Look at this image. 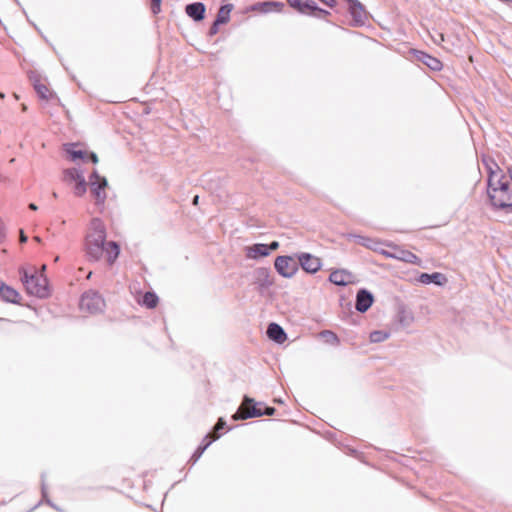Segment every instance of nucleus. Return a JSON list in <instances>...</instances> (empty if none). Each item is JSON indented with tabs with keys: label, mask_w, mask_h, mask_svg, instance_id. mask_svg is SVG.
<instances>
[{
	"label": "nucleus",
	"mask_w": 512,
	"mask_h": 512,
	"mask_svg": "<svg viewBox=\"0 0 512 512\" xmlns=\"http://www.w3.org/2000/svg\"><path fill=\"white\" fill-rule=\"evenodd\" d=\"M219 437H220V435H217L215 438L210 439L209 435L207 434L203 438L202 443L196 448V450L192 454V456L190 458V461L192 462V464H195L199 460V458L202 456L204 451Z\"/></svg>",
	"instance_id": "obj_24"
},
{
	"label": "nucleus",
	"mask_w": 512,
	"mask_h": 512,
	"mask_svg": "<svg viewBox=\"0 0 512 512\" xmlns=\"http://www.w3.org/2000/svg\"><path fill=\"white\" fill-rule=\"evenodd\" d=\"M233 10L232 4H225L220 7L216 15L215 21L222 24H226L230 20V13Z\"/></svg>",
	"instance_id": "obj_27"
},
{
	"label": "nucleus",
	"mask_w": 512,
	"mask_h": 512,
	"mask_svg": "<svg viewBox=\"0 0 512 512\" xmlns=\"http://www.w3.org/2000/svg\"><path fill=\"white\" fill-rule=\"evenodd\" d=\"M275 402L282 403L281 399H275Z\"/></svg>",
	"instance_id": "obj_49"
},
{
	"label": "nucleus",
	"mask_w": 512,
	"mask_h": 512,
	"mask_svg": "<svg viewBox=\"0 0 512 512\" xmlns=\"http://www.w3.org/2000/svg\"><path fill=\"white\" fill-rule=\"evenodd\" d=\"M3 239H4V231H3L2 226L0 225V243L3 241Z\"/></svg>",
	"instance_id": "obj_42"
},
{
	"label": "nucleus",
	"mask_w": 512,
	"mask_h": 512,
	"mask_svg": "<svg viewBox=\"0 0 512 512\" xmlns=\"http://www.w3.org/2000/svg\"><path fill=\"white\" fill-rule=\"evenodd\" d=\"M296 257L298 259V267L300 266L307 273L315 274L322 267L320 258L311 253L300 252L296 254Z\"/></svg>",
	"instance_id": "obj_8"
},
{
	"label": "nucleus",
	"mask_w": 512,
	"mask_h": 512,
	"mask_svg": "<svg viewBox=\"0 0 512 512\" xmlns=\"http://www.w3.org/2000/svg\"><path fill=\"white\" fill-rule=\"evenodd\" d=\"M319 337L324 340L325 343L332 345V346H338L340 344V339L337 336L336 333H334L331 330H322L319 333Z\"/></svg>",
	"instance_id": "obj_29"
},
{
	"label": "nucleus",
	"mask_w": 512,
	"mask_h": 512,
	"mask_svg": "<svg viewBox=\"0 0 512 512\" xmlns=\"http://www.w3.org/2000/svg\"><path fill=\"white\" fill-rule=\"evenodd\" d=\"M261 402H256L249 396H244L241 406L232 416L233 420H246L263 416V409L260 407Z\"/></svg>",
	"instance_id": "obj_5"
},
{
	"label": "nucleus",
	"mask_w": 512,
	"mask_h": 512,
	"mask_svg": "<svg viewBox=\"0 0 512 512\" xmlns=\"http://www.w3.org/2000/svg\"><path fill=\"white\" fill-rule=\"evenodd\" d=\"M97 299H98V300L100 299V296H99V295L97 296Z\"/></svg>",
	"instance_id": "obj_51"
},
{
	"label": "nucleus",
	"mask_w": 512,
	"mask_h": 512,
	"mask_svg": "<svg viewBox=\"0 0 512 512\" xmlns=\"http://www.w3.org/2000/svg\"><path fill=\"white\" fill-rule=\"evenodd\" d=\"M220 25H221L220 23H218V22H216V21L214 20V22L212 23V25H211V27H210V29H209L208 35H209V36H214V35H216V34L218 33V31H219V26H220Z\"/></svg>",
	"instance_id": "obj_35"
},
{
	"label": "nucleus",
	"mask_w": 512,
	"mask_h": 512,
	"mask_svg": "<svg viewBox=\"0 0 512 512\" xmlns=\"http://www.w3.org/2000/svg\"><path fill=\"white\" fill-rule=\"evenodd\" d=\"M0 296L7 302L18 303L20 299L19 293L12 287L2 284L0 286Z\"/></svg>",
	"instance_id": "obj_26"
},
{
	"label": "nucleus",
	"mask_w": 512,
	"mask_h": 512,
	"mask_svg": "<svg viewBox=\"0 0 512 512\" xmlns=\"http://www.w3.org/2000/svg\"><path fill=\"white\" fill-rule=\"evenodd\" d=\"M198 200H199V196H198V195H196V196L193 198L192 203H193L194 205H196V204H198Z\"/></svg>",
	"instance_id": "obj_44"
},
{
	"label": "nucleus",
	"mask_w": 512,
	"mask_h": 512,
	"mask_svg": "<svg viewBox=\"0 0 512 512\" xmlns=\"http://www.w3.org/2000/svg\"><path fill=\"white\" fill-rule=\"evenodd\" d=\"M107 180L105 177L100 176V185H101V191H105V188L107 186Z\"/></svg>",
	"instance_id": "obj_40"
},
{
	"label": "nucleus",
	"mask_w": 512,
	"mask_h": 512,
	"mask_svg": "<svg viewBox=\"0 0 512 512\" xmlns=\"http://www.w3.org/2000/svg\"><path fill=\"white\" fill-rule=\"evenodd\" d=\"M105 258L108 266H113L120 255V245L116 241L106 240V230L103 224L98 220V250Z\"/></svg>",
	"instance_id": "obj_2"
},
{
	"label": "nucleus",
	"mask_w": 512,
	"mask_h": 512,
	"mask_svg": "<svg viewBox=\"0 0 512 512\" xmlns=\"http://www.w3.org/2000/svg\"><path fill=\"white\" fill-rule=\"evenodd\" d=\"M0 98L1 99H4L5 98V95L3 93L0 92Z\"/></svg>",
	"instance_id": "obj_48"
},
{
	"label": "nucleus",
	"mask_w": 512,
	"mask_h": 512,
	"mask_svg": "<svg viewBox=\"0 0 512 512\" xmlns=\"http://www.w3.org/2000/svg\"><path fill=\"white\" fill-rule=\"evenodd\" d=\"M79 272H84V269L82 267L79 268Z\"/></svg>",
	"instance_id": "obj_50"
},
{
	"label": "nucleus",
	"mask_w": 512,
	"mask_h": 512,
	"mask_svg": "<svg viewBox=\"0 0 512 512\" xmlns=\"http://www.w3.org/2000/svg\"><path fill=\"white\" fill-rule=\"evenodd\" d=\"M271 270L267 267H259L255 270V283L261 289H267L274 284L273 279L270 276Z\"/></svg>",
	"instance_id": "obj_13"
},
{
	"label": "nucleus",
	"mask_w": 512,
	"mask_h": 512,
	"mask_svg": "<svg viewBox=\"0 0 512 512\" xmlns=\"http://www.w3.org/2000/svg\"><path fill=\"white\" fill-rule=\"evenodd\" d=\"M62 180L71 186L76 197H82L88 187L84 176L75 168H69L63 171Z\"/></svg>",
	"instance_id": "obj_6"
},
{
	"label": "nucleus",
	"mask_w": 512,
	"mask_h": 512,
	"mask_svg": "<svg viewBox=\"0 0 512 512\" xmlns=\"http://www.w3.org/2000/svg\"><path fill=\"white\" fill-rule=\"evenodd\" d=\"M94 176H96V171L95 170L91 173L90 179H92Z\"/></svg>",
	"instance_id": "obj_46"
},
{
	"label": "nucleus",
	"mask_w": 512,
	"mask_h": 512,
	"mask_svg": "<svg viewBox=\"0 0 512 512\" xmlns=\"http://www.w3.org/2000/svg\"><path fill=\"white\" fill-rule=\"evenodd\" d=\"M79 307L82 311L93 314L96 310V292L89 290L80 299Z\"/></svg>",
	"instance_id": "obj_17"
},
{
	"label": "nucleus",
	"mask_w": 512,
	"mask_h": 512,
	"mask_svg": "<svg viewBox=\"0 0 512 512\" xmlns=\"http://www.w3.org/2000/svg\"><path fill=\"white\" fill-rule=\"evenodd\" d=\"M389 256L410 264H418L420 262V259L417 255L409 250L404 249H396L395 252L389 254Z\"/></svg>",
	"instance_id": "obj_22"
},
{
	"label": "nucleus",
	"mask_w": 512,
	"mask_h": 512,
	"mask_svg": "<svg viewBox=\"0 0 512 512\" xmlns=\"http://www.w3.org/2000/svg\"><path fill=\"white\" fill-rule=\"evenodd\" d=\"M65 157L69 161L76 163L92 162L96 163V154L88 151L81 143H66L62 146Z\"/></svg>",
	"instance_id": "obj_3"
},
{
	"label": "nucleus",
	"mask_w": 512,
	"mask_h": 512,
	"mask_svg": "<svg viewBox=\"0 0 512 512\" xmlns=\"http://www.w3.org/2000/svg\"><path fill=\"white\" fill-rule=\"evenodd\" d=\"M266 332L269 339L275 341L278 344L283 343L287 339L285 330L278 323H270Z\"/></svg>",
	"instance_id": "obj_19"
},
{
	"label": "nucleus",
	"mask_w": 512,
	"mask_h": 512,
	"mask_svg": "<svg viewBox=\"0 0 512 512\" xmlns=\"http://www.w3.org/2000/svg\"><path fill=\"white\" fill-rule=\"evenodd\" d=\"M349 13L352 16V26L359 27L365 25L367 21V12L364 5L359 0H353L349 4Z\"/></svg>",
	"instance_id": "obj_9"
},
{
	"label": "nucleus",
	"mask_w": 512,
	"mask_h": 512,
	"mask_svg": "<svg viewBox=\"0 0 512 512\" xmlns=\"http://www.w3.org/2000/svg\"><path fill=\"white\" fill-rule=\"evenodd\" d=\"M276 412V409L274 407H270V406H266L264 409H263V416L266 415V416H272L274 415Z\"/></svg>",
	"instance_id": "obj_37"
},
{
	"label": "nucleus",
	"mask_w": 512,
	"mask_h": 512,
	"mask_svg": "<svg viewBox=\"0 0 512 512\" xmlns=\"http://www.w3.org/2000/svg\"><path fill=\"white\" fill-rule=\"evenodd\" d=\"M95 247H96V237L94 233V228L91 227L85 237V251L87 255L94 260L96 257L95 254Z\"/></svg>",
	"instance_id": "obj_25"
},
{
	"label": "nucleus",
	"mask_w": 512,
	"mask_h": 512,
	"mask_svg": "<svg viewBox=\"0 0 512 512\" xmlns=\"http://www.w3.org/2000/svg\"><path fill=\"white\" fill-rule=\"evenodd\" d=\"M186 14L196 22L205 18L206 6L202 2H193L185 7Z\"/></svg>",
	"instance_id": "obj_15"
},
{
	"label": "nucleus",
	"mask_w": 512,
	"mask_h": 512,
	"mask_svg": "<svg viewBox=\"0 0 512 512\" xmlns=\"http://www.w3.org/2000/svg\"><path fill=\"white\" fill-rule=\"evenodd\" d=\"M52 196H53V198H55V199H57V198H58V194H57L56 192H53V193H52Z\"/></svg>",
	"instance_id": "obj_47"
},
{
	"label": "nucleus",
	"mask_w": 512,
	"mask_h": 512,
	"mask_svg": "<svg viewBox=\"0 0 512 512\" xmlns=\"http://www.w3.org/2000/svg\"><path fill=\"white\" fill-rule=\"evenodd\" d=\"M30 79L40 99L50 101L55 97V93L50 89L45 79H42L40 76H34Z\"/></svg>",
	"instance_id": "obj_10"
},
{
	"label": "nucleus",
	"mask_w": 512,
	"mask_h": 512,
	"mask_svg": "<svg viewBox=\"0 0 512 512\" xmlns=\"http://www.w3.org/2000/svg\"><path fill=\"white\" fill-rule=\"evenodd\" d=\"M353 274L345 269L334 270L329 275V281L337 286H346L352 282Z\"/></svg>",
	"instance_id": "obj_16"
},
{
	"label": "nucleus",
	"mask_w": 512,
	"mask_h": 512,
	"mask_svg": "<svg viewBox=\"0 0 512 512\" xmlns=\"http://www.w3.org/2000/svg\"><path fill=\"white\" fill-rule=\"evenodd\" d=\"M321 3L325 4L326 6L332 8L336 5L335 0H319Z\"/></svg>",
	"instance_id": "obj_39"
},
{
	"label": "nucleus",
	"mask_w": 512,
	"mask_h": 512,
	"mask_svg": "<svg viewBox=\"0 0 512 512\" xmlns=\"http://www.w3.org/2000/svg\"><path fill=\"white\" fill-rule=\"evenodd\" d=\"M19 273L29 294L37 297L48 295V281L42 273H38L34 268L27 269L25 267H21Z\"/></svg>",
	"instance_id": "obj_1"
},
{
	"label": "nucleus",
	"mask_w": 512,
	"mask_h": 512,
	"mask_svg": "<svg viewBox=\"0 0 512 512\" xmlns=\"http://www.w3.org/2000/svg\"><path fill=\"white\" fill-rule=\"evenodd\" d=\"M225 426H226V421L222 417H220L214 426V430L218 432L220 430H223L225 428Z\"/></svg>",
	"instance_id": "obj_36"
},
{
	"label": "nucleus",
	"mask_w": 512,
	"mask_h": 512,
	"mask_svg": "<svg viewBox=\"0 0 512 512\" xmlns=\"http://www.w3.org/2000/svg\"><path fill=\"white\" fill-rule=\"evenodd\" d=\"M495 193L491 196V205L496 209H503L507 213H512V187L509 181L506 180L504 184H500Z\"/></svg>",
	"instance_id": "obj_4"
},
{
	"label": "nucleus",
	"mask_w": 512,
	"mask_h": 512,
	"mask_svg": "<svg viewBox=\"0 0 512 512\" xmlns=\"http://www.w3.org/2000/svg\"><path fill=\"white\" fill-rule=\"evenodd\" d=\"M267 247L270 254L273 250H276L279 247V243L277 241H273L270 244H267Z\"/></svg>",
	"instance_id": "obj_38"
},
{
	"label": "nucleus",
	"mask_w": 512,
	"mask_h": 512,
	"mask_svg": "<svg viewBox=\"0 0 512 512\" xmlns=\"http://www.w3.org/2000/svg\"><path fill=\"white\" fill-rule=\"evenodd\" d=\"M92 274H93V271H92V270H89V271H88V273H87V275H86V278H87V279H90V278H91V276H92Z\"/></svg>",
	"instance_id": "obj_45"
},
{
	"label": "nucleus",
	"mask_w": 512,
	"mask_h": 512,
	"mask_svg": "<svg viewBox=\"0 0 512 512\" xmlns=\"http://www.w3.org/2000/svg\"><path fill=\"white\" fill-rule=\"evenodd\" d=\"M106 199L105 191H101L100 175L98 174V206L104 203Z\"/></svg>",
	"instance_id": "obj_33"
},
{
	"label": "nucleus",
	"mask_w": 512,
	"mask_h": 512,
	"mask_svg": "<svg viewBox=\"0 0 512 512\" xmlns=\"http://www.w3.org/2000/svg\"><path fill=\"white\" fill-rule=\"evenodd\" d=\"M348 239H354L358 244L363 245L365 247H369L370 239L364 236L356 235V234H348Z\"/></svg>",
	"instance_id": "obj_32"
},
{
	"label": "nucleus",
	"mask_w": 512,
	"mask_h": 512,
	"mask_svg": "<svg viewBox=\"0 0 512 512\" xmlns=\"http://www.w3.org/2000/svg\"><path fill=\"white\" fill-rule=\"evenodd\" d=\"M288 5L303 15L311 14V8L314 7L313 0H287Z\"/></svg>",
	"instance_id": "obj_20"
},
{
	"label": "nucleus",
	"mask_w": 512,
	"mask_h": 512,
	"mask_svg": "<svg viewBox=\"0 0 512 512\" xmlns=\"http://www.w3.org/2000/svg\"><path fill=\"white\" fill-rule=\"evenodd\" d=\"M284 7V3L280 1H264L253 4L251 10L267 14L272 11L281 12Z\"/></svg>",
	"instance_id": "obj_14"
},
{
	"label": "nucleus",
	"mask_w": 512,
	"mask_h": 512,
	"mask_svg": "<svg viewBox=\"0 0 512 512\" xmlns=\"http://www.w3.org/2000/svg\"><path fill=\"white\" fill-rule=\"evenodd\" d=\"M419 281L423 284H436L443 285L446 282V277L440 272H434L431 274L421 273L419 276Z\"/></svg>",
	"instance_id": "obj_23"
},
{
	"label": "nucleus",
	"mask_w": 512,
	"mask_h": 512,
	"mask_svg": "<svg viewBox=\"0 0 512 512\" xmlns=\"http://www.w3.org/2000/svg\"><path fill=\"white\" fill-rule=\"evenodd\" d=\"M275 270L284 278L293 277L298 271V264L293 256H277L274 261Z\"/></svg>",
	"instance_id": "obj_7"
},
{
	"label": "nucleus",
	"mask_w": 512,
	"mask_h": 512,
	"mask_svg": "<svg viewBox=\"0 0 512 512\" xmlns=\"http://www.w3.org/2000/svg\"><path fill=\"white\" fill-rule=\"evenodd\" d=\"M506 180L505 175H500L498 172L493 171L492 168H489L487 189L489 200H491V196H493V194H496L495 192L497 191L498 186H500V184H504Z\"/></svg>",
	"instance_id": "obj_18"
},
{
	"label": "nucleus",
	"mask_w": 512,
	"mask_h": 512,
	"mask_svg": "<svg viewBox=\"0 0 512 512\" xmlns=\"http://www.w3.org/2000/svg\"><path fill=\"white\" fill-rule=\"evenodd\" d=\"M29 208L34 211L38 209V207L34 203L29 204Z\"/></svg>",
	"instance_id": "obj_43"
},
{
	"label": "nucleus",
	"mask_w": 512,
	"mask_h": 512,
	"mask_svg": "<svg viewBox=\"0 0 512 512\" xmlns=\"http://www.w3.org/2000/svg\"><path fill=\"white\" fill-rule=\"evenodd\" d=\"M27 241V236L24 234V232L20 231V242L24 243Z\"/></svg>",
	"instance_id": "obj_41"
},
{
	"label": "nucleus",
	"mask_w": 512,
	"mask_h": 512,
	"mask_svg": "<svg viewBox=\"0 0 512 512\" xmlns=\"http://www.w3.org/2000/svg\"><path fill=\"white\" fill-rule=\"evenodd\" d=\"M269 255L267 244L256 243L247 247L246 256L251 259H258L260 257H267Z\"/></svg>",
	"instance_id": "obj_21"
},
{
	"label": "nucleus",
	"mask_w": 512,
	"mask_h": 512,
	"mask_svg": "<svg viewBox=\"0 0 512 512\" xmlns=\"http://www.w3.org/2000/svg\"><path fill=\"white\" fill-rule=\"evenodd\" d=\"M159 298L155 292L147 291L142 297L141 305L152 309L155 308L158 304Z\"/></svg>",
	"instance_id": "obj_28"
},
{
	"label": "nucleus",
	"mask_w": 512,
	"mask_h": 512,
	"mask_svg": "<svg viewBox=\"0 0 512 512\" xmlns=\"http://www.w3.org/2000/svg\"><path fill=\"white\" fill-rule=\"evenodd\" d=\"M411 53L415 56L417 61L424 64L432 71H440L443 67L442 62L438 58H436L424 51L412 49Z\"/></svg>",
	"instance_id": "obj_11"
},
{
	"label": "nucleus",
	"mask_w": 512,
	"mask_h": 512,
	"mask_svg": "<svg viewBox=\"0 0 512 512\" xmlns=\"http://www.w3.org/2000/svg\"><path fill=\"white\" fill-rule=\"evenodd\" d=\"M374 302L373 294L365 288L360 289L356 295L355 308L360 313L369 310Z\"/></svg>",
	"instance_id": "obj_12"
},
{
	"label": "nucleus",
	"mask_w": 512,
	"mask_h": 512,
	"mask_svg": "<svg viewBox=\"0 0 512 512\" xmlns=\"http://www.w3.org/2000/svg\"><path fill=\"white\" fill-rule=\"evenodd\" d=\"M162 0H151V11L154 15H157L161 11Z\"/></svg>",
	"instance_id": "obj_34"
},
{
	"label": "nucleus",
	"mask_w": 512,
	"mask_h": 512,
	"mask_svg": "<svg viewBox=\"0 0 512 512\" xmlns=\"http://www.w3.org/2000/svg\"><path fill=\"white\" fill-rule=\"evenodd\" d=\"M330 15V12L320 8L317 3L314 1V7L311 8V14L309 16L316 17L318 19L325 18L326 16Z\"/></svg>",
	"instance_id": "obj_31"
},
{
	"label": "nucleus",
	"mask_w": 512,
	"mask_h": 512,
	"mask_svg": "<svg viewBox=\"0 0 512 512\" xmlns=\"http://www.w3.org/2000/svg\"><path fill=\"white\" fill-rule=\"evenodd\" d=\"M390 337V333L384 330L372 331L369 335V340L372 343H380L387 340Z\"/></svg>",
	"instance_id": "obj_30"
}]
</instances>
